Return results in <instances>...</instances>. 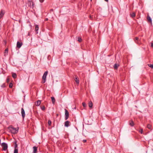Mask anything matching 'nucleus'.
Wrapping results in <instances>:
<instances>
[{"mask_svg":"<svg viewBox=\"0 0 153 153\" xmlns=\"http://www.w3.org/2000/svg\"><path fill=\"white\" fill-rule=\"evenodd\" d=\"M65 120H67L68 117L69 116V112L67 111V110L65 109Z\"/></svg>","mask_w":153,"mask_h":153,"instance_id":"4","label":"nucleus"},{"mask_svg":"<svg viewBox=\"0 0 153 153\" xmlns=\"http://www.w3.org/2000/svg\"><path fill=\"white\" fill-rule=\"evenodd\" d=\"M82 105L84 107H85L86 106V104L85 102H83L82 103Z\"/></svg>","mask_w":153,"mask_h":153,"instance_id":"30","label":"nucleus"},{"mask_svg":"<svg viewBox=\"0 0 153 153\" xmlns=\"http://www.w3.org/2000/svg\"><path fill=\"white\" fill-rule=\"evenodd\" d=\"M93 103L91 101L89 102L88 104V106L89 107L92 108L93 106Z\"/></svg>","mask_w":153,"mask_h":153,"instance_id":"18","label":"nucleus"},{"mask_svg":"<svg viewBox=\"0 0 153 153\" xmlns=\"http://www.w3.org/2000/svg\"><path fill=\"white\" fill-rule=\"evenodd\" d=\"M5 51H6V52H7H7H8V49L6 48V49H5Z\"/></svg>","mask_w":153,"mask_h":153,"instance_id":"39","label":"nucleus"},{"mask_svg":"<svg viewBox=\"0 0 153 153\" xmlns=\"http://www.w3.org/2000/svg\"><path fill=\"white\" fill-rule=\"evenodd\" d=\"M147 128L149 129H151V125L149 124H148L147 126Z\"/></svg>","mask_w":153,"mask_h":153,"instance_id":"23","label":"nucleus"},{"mask_svg":"<svg viewBox=\"0 0 153 153\" xmlns=\"http://www.w3.org/2000/svg\"><path fill=\"white\" fill-rule=\"evenodd\" d=\"M70 122L68 121H66L65 123V126L66 127H68L70 126Z\"/></svg>","mask_w":153,"mask_h":153,"instance_id":"8","label":"nucleus"},{"mask_svg":"<svg viewBox=\"0 0 153 153\" xmlns=\"http://www.w3.org/2000/svg\"><path fill=\"white\" fill-rule=\"evenodd\" d=\"M39 1L40 2L42 3L44 1V0H39Z\"/></svg>","mask_w":153,"mask_h":153,"instance_id":"36","label":"nucleus"},{"mask_svg":"<svg viewBox=\"0 0 153 153\" xmlns=\"http://www.w3.org/2000/svg\"><path fill=\"white\" fill-rule=\"evenodd\" d=\"M75 80L76 82L79 84V81L78 80V77L77 76H76L75 79Z\"/></svg>","mask_w":153,"mask_h":153,"instance_id":"15","label":"nucleus"},{"mask_svg":"<svg viewBox=\"0 0 153 153\" xmlns=\"http://www.w3.org/2000/svg\"><path fill=\"white\" fill-rule=\"evenodd\" d=\"M1 87L2 88H4L5 87V83L1 85Z\"/></svg>","mask_w":153,"mask_h":153,"instance_id":"29","label":"nucleus"},{"mask_svg":"<svg viewBox=\"0 0 153 153\" xmlns=\"http://www.w3.org/2000/svg\"><path fill=\"white\" fill-rule=\"evenodd\" d=\"M87 141V140H83V142H84V143H85Z\"/></svg>","mask_w":153,"mask_h":153,"instance_id":"37","label":"nucleus"},{"mask_svg":"<svg viewBox=\"0 0 153 153\" xmlns=\"http://www.w3.org/2000/svg\"><path fill=\"white\" fill-rule=\"evenodd\" d=\"M134 123L133 121L131 120L129 121V125L131 126H134Z\"/></svg>","mask_w":153,"mask_h":153,"instance_id":"14","label":"nucleus"},{"mask_svg":"<svg viewBox=\"0 0 153 153\" xmlns=\"http://www.w3.org/2000/svg\"><path fill=\"white\" fill-rule=\"evenodd\" d=\"M4 14V12L2 10H1L0 12V19L3 16Z\"/></svg>","mask_w":153,"mask_h":153,"instance_id":"10","label":"nucleus"},{"mask_svg":"<svg viewBox=\"0 0 153 153\" xmlns=\"http://www.w3.org/2000/svg\"><path fill=\"white\" fill-rule=\"evenodd\" d=\"M41 103V101L40 100H38L37 101L36 105V106H39L40 105Z\"/></svg>","mask_w":153,"mask_h":153,"instance_id":"12","label":"nucleus"},{"mask_svg":"<svg viewBox=\"0 0 153 153\" xmlns=\"http://www.w3.org/2000/svg\"><path fill=\"white\" fill-rule=\"evenodd\" d=\"M105 1L108 2V0H104Z\"/></svg>","mask_w":153,"mask_h":153,"instance_id":"41","label":"nucleus"},{"mask_svg":"<svg viewBox=\"0 0 153 153\" xmlns=\"http://www.w3.org/2000/svg\"><path fill=\"white\" fill-rule=\"evenodd\" d=\"M90 18H91V16H90Z\"/></svg>","mask_w":153,"mask_h":153,"instance_id":"42","label":"nucleus"},{"mask_svg":"<svg viewBox=\"0 0 153 153\" xmlns=\"http://www.w3.org/2000/svg\"><path fill=\"white\" fill-rule=\"evenodd\" d=\"M41 109L42 110H44L45 109V107L44 106L41 107Z\"/></svg>","mask_w":153,"mask_h":153,"instance_id":"28","label":"nucleus"},{"mask_svg":"<svg viewBox=\"0 0 153 153\" xmlns=\"http://www.w3.org/2000/svg\"><path fill=\"white\" fill-rule=\"evenodd\" d=\"M147 19L148 22L150 23L151 24H152V19L149 15L147 16Z\"/></svg>","mask_w":153,"mask_h":153,"instance_id":"6","label":"nucleus"},{"mask_svg":"<svg viewBox=\"0 0 153 153\" xmlns=\"http://www.w3.org/2000/svg\"><path fill=\"white\" fill-rule=\"evenodd\" d=\"M48 74V71H46L44 72V73L43 75V76L42 77V83H44L46 82V76Z\"/></svg>","mask_w":153,"mask_h":153,"instance_id":"2","label":"nucleus"},{"mask_svg":"<svg viewBox=\"0 0 153 153\" xmlns=\"http://www.w3.org/2000/svg\"><path fill=\"white\" fill-rule=\"evenodd\" d=\"M21 114L23 118H24L25 116V111L23 108H21Z\"/></svg>","mask_w":153,"mask_h":153,"instance_id":"5","label":"nucleus"},{"mask_svg":"<svg viewBox=\"0 0 153 153\" xmlns=\"http://www.w3.org/2000/svg\"><path fill=\"white\" fill-rule=\"evenodd\" d=\"M148 65L151 68H153V64H148Z\"/></svg>","mask_w":153,"mask_h":153,"instance_id":"26","label":"nucleus"},{"mask_svg":"<svg viewBox=\"0 0 153 153\" xmlns=\"http://www.w3.org/2000/svg\"><path fill=\"white\" fill-rule=\"evenodd\" d=\"M6 81L7 82H8L10 81V79L8 77L7 78Z\"/></svg>","mask_w":153,"mask_h":153,"instance_id":"34","label":"nucleus"},{"mask_svg":"<svg viewBox=\"0 0 153 153\" xmlns=\"http://www.w3.org/2000/svg\"><path fill=\"white\" fill-rule=\"evenodd\" d=\"M48 20V18H46L45 19V21H47Z\"/></svg>","mask_w":153,"mask_h":153,"instance_id":"40","label":"nucleus"},{"mask_svg":"<svg viewBox=\"0 0 153 153\" xmlns=\"http://www.w3.org/2000/svg\"><path fill=\"white\" fill-rule=\"evenodd\" d=\"M78 41L79 42H81V41H82V39L81 38V37H78Z\"/></svg>","mask_w":153,"mask_h":153,"instance_id":"25","label":"nucleus"},{"mask_svg":"<svg viewBox=\"0 0 153 153\" xmlns=\"http://www.w3.org/2000/svg\"><path fill=\"white\" fill-rule=\"evenodd\" d=\"M14 147H15V148H17V145L16 142H15V144Z\"/></svg>","mask_w":153,"mask_h":153,"instance_id":"33","label":"nucleus"},{"mask_svg":"<svg viewBox=\"0 0 153 153\" xmlns=\"http://www.w3.org/2000/svg\"><path fill=\"white\" fill-rule=\"evenodd\" d=\"M53 9H51L50 10V12H53Z\"/></svg>","mask_w":153,"mask_h":153,"instance_id":"38","label":"nucleus"},{"mask_svg":"<svg viewBox=\"0 0 153 153\" xmlns=\"http://www.w3.org/2000/svg\"><path fill=\"white\" fill-rule=\"evenodd\" d=\"M32 3H33V1H28L27 2V4L28 5L29 7H31Z\"/></svg>","mask_w":153,"mask_h":153,"instance_id":"11","label":"nucleus"},{"mask_svg":"<svg viewBox=\"0 0 153 153\" xmlns=\"http://www.w3.org/2000/svg\"><path fill=\"white\" fill-rule=\"evenodd\" d=\"M48 123L49 126H50L51 125V122L50 120H49L48 121Z\"/></svg>","mask_w":153,"mask_h":153,"instance_id":"24","label":"nucleus"},{"mask_svg":"<svg viewBox=\"0 0 153 153\" xmlns=\"http://www.w3.org/2000/svg\"><path fill=\"white\" fill-rule=\"evenodd\" d=\"M138 40V37H137L135 38L134 41L136 43H138L137 42V41Z\"/></svg>","mask_w":153,"mask_h":153,"instance_id":"22","label":"nucleus"},{"mask_svg":"<svg viewBox=\"0 0 153 153\" xmlns=\"http://www.w3.org/2000/svg\"><path fill=\"white\" fill-rule=\"evenodd\" d=\"M8 129L13 134H16L18 132V129H17L16 128L12 127L11 126L9 127Z\"/></svg>","mask_w":153,"mask_h":153,"instance_id":"1","label":"nucleus"},{"mask_svg":"<svg viewBox=\"0 0 153 153\" xmlns=\"http://www.w3.org/2000/svg\"><path fill=\"white\" fill-rule=\"evenodd\" d=\"M1 146L3 148V150L4 151H6L8 147L7 144L4 142L1 144Z\"/></svg>","mask_w":153,"mask_h":153,"instance_id":"3","label":"nucleus"},{"mask_svg":"<svg viewBox=\"0 0 153 153\" xmlns=\"http://www.w3.org/2000/svg\"><path fill=\"white\" fill-rule=\"evenodd\" d=\"M22 45V42H18L17 43V47L18 48H21Z\"/></svg>","mask_w":153,"mask_h":153,"instance_id":"7","label":"nucleus"},{"mask_svg":"<svg viewBox=\"0 0 153 153\" xmlns=\"http://www.w3.org/2000/svg\"><path fill=\"white\" fill-rule=\"evenodd\" d=\"M135 13L133 12L131 14V16L132 18L135 17Z\"/></svg>","mask_w":153,"mask_h":153,"instance_id":"20","label":"nucleus"},{"mask_svg":"<svg viewBox=\"0 0 153 153\" xmlns=\"http://www.w3.org/2000/svg\"><path fill=\"white\" fill-rule=\"evenodd\" d=\"M12 77L14 78H15L17 77L16 74L15 73H12Z\"/></svg>","mask_w":153,"mask_h":153,"instance_id":"19","label":"nucleus"},{"mask_svg":"<svg viewBox=\"0 0 153 153\" xmlns=\"http://www.w3.org/2000/svg\"><path fill=\"white\" fill-rule=\"evenodd\" d=\"M139 132L141 134H142L143 132V130L142 129H141L139 130Z\"/></svg>","mask_w":153,"mask_h":153,"instance_id":"32","label":"nucleus"},{"mask_svg":"<svg viewBox=\"0 0 153 153\" xmlns=\"http://www.w3.org/2000/svg\"><path fill=\"white\" fill-rule=\"evenodd\" d=\"M37 148H38V147H36L35 146L33 147V153H36V152L37 151Z\"/></svg>","mask_w":153,"mask_h":153,"instance_id":"9","label":"nucleus"},{"mask_svg":"<svg viewBox=\"0 0 153 153\" xmlns=\"http://www.w3.org/2000/svg\"><path fill=\"white\" fill-rule=\"evenodd\" d=\"M39 26H38V25H36V26H35V30L36 31V33L37 34L38 33V30H39Z\"/></svg>","mask_w":153,"mask_h":153,"instance_id":"16","label":"nucleus"},{"mask_svg":"<svg viewBox=\"0 0 153 153\" xmlns=\"http://www.w3.org/2000/svg\"><path fill=\"white\" fill-rule=\"evenodd\" d=\"M13 84L12 83H10L9 85V88H11L13 87Z\"/></svg>","mask_w":153,"mask_h":153,"instance_id":"27","label":"nucleus"},{"mask_svg":"<svg viewBox=\"0 0 153 153\" xmlns=\"http://www.w3.org/2000/svg\"><path fill=\"white\" fill-rule=\"evenodd\" d=\"M119 65L117 64H115L114 66V67L115 69H117L119 66Z\"/></svg>","mask_w":153,"mask_h":153,"instance_id":"13","label":"nucleus"},{"mask_svg":"<svg viewBox=\"0 0 153 153\" xmlns=\"http://www.w3.org/2000/svg\"><path fill=\"white\" fill-rule=\"evenodd\" d=\"M51 100L52 102V103L53 104H54L55 102V98L53 97H51Z\"/></svg>","mask_w":153,"mask_h":153,"instance_id":"17","label":"nucleus"},{"mask_svg":"<svg viewBox=\"0 0 153 153\" xmlns=\"http://www.w3.org/2000/svg\"><path fill=\"white\" fill-rule=\"evenodd\" d=\"M14 153H18V149H15Z\"/></svg>","mask_w":153,"mask_h":153,"instance_id":"21","label":"nucleus"},{"mask_svg":"<svg viewBox=\"0 0 153 153\" xmlns=\"http://www.w3.org/2000/svg\"><path fill=\"white\" fill-rule=\"evenodd\" d=\"M34 7V4L33 2V3H32V5L30 7L33 8Z\"/></svg>","mask_w":153,"mask_h":153,"instance_id":"31","label":"nucleus"},{"mask_svg":"<svg viewBox=\"0 0 153 153\" xmlns=\"http://www.w3.org/2000/svg\"><path fill=\"white\" fill-rule=\"evenodd\" d=\"M151 44V47H153V43L152 42H151L150 43Z\"/></svg>","mask_w":153,"mask_h":153,"instance_id":"35","label":"nucleus"}]
</instances>
